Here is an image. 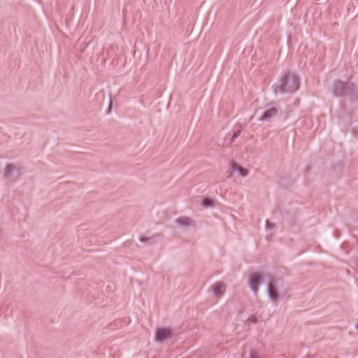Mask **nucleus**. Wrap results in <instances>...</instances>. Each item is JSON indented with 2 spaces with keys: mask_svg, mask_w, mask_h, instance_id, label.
<instances>
[{
  "mask_svg": "<svg viewBox=\"0 0 358 358\" xmlns=\"http://www.w3.org/2000/svg\"><path fill=\"white\" fill-rule=\"evenodd\" d=\"M300 85L299 78L295 74H285L280 80L278 85L275 88V92L293 93L296 91Z\"/></svg>",
  "mask_w": 358,
  "mask_h": 358,
  "instance_id": "nucleus-1",
  "label": "nucleus"
},
{
  "mask_svg": "<svg viewBox=\"0 0 358 358\" xmlns=\"http://www.w3.org/2000/svg\"><path fill=\"white\" fill-rule=\"evenodd\" d=\"M333 93L336 96H348L351 101H358V90L354 84L349 85L341 80L334 83Z\"/></svg>",
  "mask_w": 358,
  "mask_h": 358,
  "instance_id": "nucleus-2",
  "label": "nucleus"
},
{
  "mask_svg": "<svg viewBox=\"0 0 358 358\" xmlns=\"http://www.w3.org/2000/svg\"><path fill=\"white\" fill-rule=\"evenodd\" d=\"M262 276L259 273H252L250 275L248 285L255 294L258 292V287L262 282Z\"/></svg>",
  "mask_w": 358,
  "mask_h": 358,
  "instance_id": "nucleus-3",
  "label": "nucleus"
},
{
  "mask_svg": "<svg viewBox=\"0 0 358 358\" xmlns=\"http://www.w3.org/2000/svg\"><path fill=\"white\" fill-rule=\"evenodd\" d=\"M172 336V330L169 328H159L157 329L155 332V339L157 342H163L171 338Z\"/></svg>",
  "mask_w": 358,
  "mask_h": 358,
  "instance_id": "nucleus-4",
  "label": "nucleus"
},
{
  "mask_svg": "<svg viewBox=\"0 0 358 358\" xmlns=\"http://www.w3.org/2000/svg\"><path fill=\"white\" fill-rule=\"evenodd\" d=\"M280 110V108H278L276 107H271L264 112L262 117L259 120L260 121L270 122L278 114Z\"/></svg>",
  "mask_w": 358,
  "mask_h": 358,
  "instance_id": "nucleus-5",
  "label": "nucleus"
},
{
  "mask_svg": "<svg viewBox=\"0 0 358 358\" xmlns=\"http://www.w3.org/2000/svg\"><path fill=\"white\" fill-rule=\"evenodd\" d=\"M96 43V41H94L92 38L87 41L86 39L83 40L82 37H80L76 44V49L80 53H83L89 45H94Z\"/></svg>",
  "mask_w": 358,
  "mask_h": 358,
  "instance_id": "nucleus-6",
  "label": "nucleus"
},
{
  "mask_svg": "<svg viewBox=\"0 0 358 358\" xmlns=\"http://www.w3.org/2000/svg\"><path fill=\"white\" fill-rule=\"evenodd\" d=\"M267 292L272 301L275 302L279 299L278 290L273 282L268 283Z\"/></svg>",
  "mask_w": 358,
  "mask_h": 358,
  "instance_id": "nucleus-7",
  "label": "nucleus"
},
{
  "mask_svg": "<svg viewBox=\"0 0 358 358\" xmlns=\"http://www.w3.org/2000/svg\"><path fill=\"white\" fill-rule=\"evenodd\" d=\"M176 222L178 226L180 227H189L194 225V222L191 218L187 216H181L178 217L176 220Z\"/></svg>",
  "mask_w": 358,
  "mask_h": 358,
  "instance_id": "nucleus-8",
  "label": "nucleus"
},
{
  "mask_svg": "<svg viewBox=\"0 0 358 358\" xmlns=\"http://www.w3.org/2000/svg\"><path fill=\"white\" fill-rule=\"evenodd\" d=\"M230 166L232 170L237 171L241 175V176L245 177L248 175V171L239 164H236L235 162L231 161L230 162Z\"/></svg>",
  "mask_w": 358,
  "mask_h": 358,
  "instance_id": "nucleus-9",
  "label": "nucleus"
},
{
  "mask_svg": "<svg viewBox=\"0 0 358 358\" xmlns=\"http://www.w3.org/2000/svg\"><path fill=\"white\" fill-rule=\"evenodd\" d=\"M224 287V285L222 282H217L214 284V285L212 287L213 292L214 294L217 296H220L222 295L223 292L222 291V289Z\"/></svg>",
  "mask_w": 358,
  "mask_h": 358,
  "instance_id": "nucleus-10",
  "label": "nucleus"
},
{
  "mask_svg": "<svg viewBox=\"0 0 358 358\" xmlns=\"http://www.w3.org/2000/svg\"><path fill=\"white\" fill-rule=\"evenodd\" d=\"M16 171H17L16 168L14 165H13L11 164L7 165V166L6 168L5 173H4V178L6 180L10 179L13 176V173Z\"/></svg>",
  "mask_w": 358,
  "mask_h": 358,
  "instance_id": "nucleus-11",
  "label": "nucleus"
},
{
  "mask_svg": "<svg viewBox=\"0 0 358 358\" xmlns=\"http://www.w3.org/2000/svg\"><path fill=\"white\" fill-rule=\"evenodd\" d=\"M201 205L203 208L212 207L213 206V201L208 197H204L202 199Z\"/></svg>",
  "mask_w": 358,
  "mask_h": 358,
  "instance_id": "nucleus-12",
  "label": "nucleus"
},
{
  "mask_svg": "<svg viewBox=\"0 0 358 358\" xmlns=\"http://www.w3.org/2000/svg\"><path fill=\"white\" fill-rule=\"evenodd\" d=\"M159 236V234L154 235L152 237L146 238L141 237L140 238V241L142 243H148L149 244H153L155 241V238Z\"/></svg>",
  "mask_w": 358,
  "mask_h": 358,
  "instance_id": "nucleus-13",
  "label": "nucleus"
},
{
  "mask_svg": "<svg viewBox=\"0 0 358 358\" xmlns=\"http://www.w3.org/2000/svg\"><path fill=\"white\" fill-rule=\"evenodd\" d=\"M242 129H243V127L241 126V128L238 131H236L234 133V134L231 138V143H234L235 139L241 135V134L242 132Z\"/></svg>",
  "mask_w": 358,
  "mask_h": 358,
  "instance_id": "nucleus-14",
  "label": "nucleus"
},
{
  "mask_svg": "<svg viewBox=\"0 0 358 358\" xmlns=\"http://www.w3.org/2000/svg\"><path fill=\"white\" fill-rule=\"evenodd\" d=\"M266 227L267 229H273L274 227V224L272 222H271L269 220H266Z\"/></svg>",
  "mask_w": 358,
  "mask_h": 358,
  "instance_id": "nucleus-15",
  "label": "nucleus"
},
{
  "mask_svg": "<svg viewBox=\"0 0 358 358\" xmlns=\"http://www.w3.org/2000/svg\"><path fill=\"white\" fill-rule=\"evenodd\" d=\"M248 320L254 324L257 323L258 321L257 318L254 315H251L250 317H249Z\"/></svg>",
  "mask_w": 358,
  "mask_h": 358,
  "instance_id": "nucleus-16",
  "label": "nucleus"
},
{
  "mask_svg": "<svg viewBox=\"0 0 358 358\" xmlns=\"http://www.w3.org/2000/svg\"><path fill=\"white\" fill-rule=\"evenodd\" d=\"M268 278L271 282L274 281L275 280L274 277H269Z\"/></svg>",
  "mask_w": 358,
  "mask_h": 358,
  "instance_id": "nucleus-17",
  "label": "nucleus"
},
{
  "mask_svg": "<svg viewBox=\"0 0 358 358\" xmlns=\"http://www.w3.org/2000/svg\"><path fill=\"white\" fill-rule=\"evenodd\" d=\"M303 358H310L308 356H306Z\"/></svg>",
  "mask_w": 358,
  "mask_h": 358,
  "instance_id": "nucleus-18",
  "label": "nucleus"
},
{
  "mask_svg": "<svg viewBox=\"0 0 358 358\" xmlns=\"http://www.w3.org/2000/svg\"><path fill=\"white\" fill-rule=\"evenodd\" d=\"M357 328H358V324H357Z\"/></svg>",
  "mask_w": 358,
  "mask_h": 358,
  "instance_id": "nucleus-19",
  "label": "nucleus"
}]
</instances>
